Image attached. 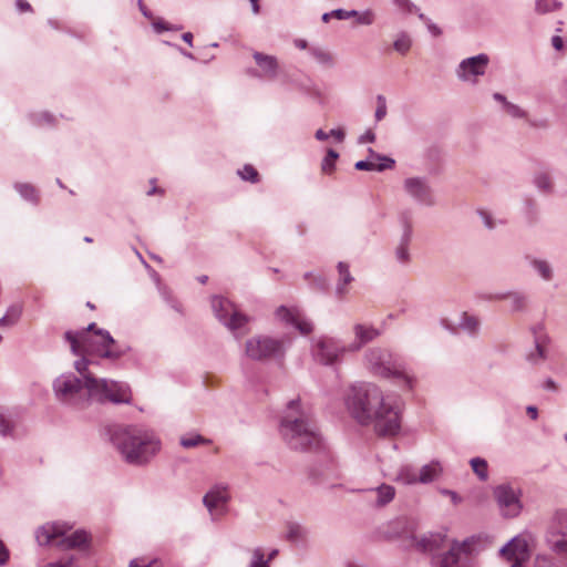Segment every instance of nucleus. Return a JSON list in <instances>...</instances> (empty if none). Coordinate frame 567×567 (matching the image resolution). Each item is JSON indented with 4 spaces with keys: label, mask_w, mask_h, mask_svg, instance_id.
<instances>
[{
    "label": "nucleus",
    "mask_w": 567,
    "mask_h": 567,
    "mask_svg": "<svg viewBox=\"0 0 567 567\" xmlns=\"http://www.w3.org/2000/svg\"><path fill=\"white\" fill-rule=\"evenodd\" d=\"M498 299L508 298L514 310H522L525 307L526 297L520 292H507L497 296Z\"/></svg>",
    "instance_id": "nucleus-44"
},
{
    "label": "nucleus",
    "mask_w": 567,
    "mask_h": 567,
    "mask_svg": "<svg viewBox=\"0 0 567 567\" xmlns=\"http://www.w3.org/2000/svg\"><path fill=\"white\" fill-rule=\"evenodd\" d=\"M337 272L334 293L339 299H343L349 293V286L354 281V277L351 275L350 265L346 261L337 264Z\"/></svg>",
    "instance_id": "nucleus-24"
},
{
    "label": "nucleus",
    "mask_w": 567,
    "mask_h": 567,
    "mask_svg": "<svg viewBox=\"0 0 567 567\" xmlns=\"http://www.w3.org/2000/svg\"><path fill=\"white\" fill-rule=\"evenodd\" d=\"M309 53L321 65L332 68L334 65L333 55L326 49L320 47H310Z\"/></svg>",
    "instance_id": "nucleus-32"
},
{
    "label": "nucleus",
    "mask_w": 567,
    "mask_h": 567,
    "mask_svg": "<svg viewBox=\"0 0 567 567\" xmlns=\"http://www.w3.org/2000/svg\"><path fill=\"white\" fill-rule=\"evenodd\" d=\"M101 341L87 338L85 332L66 331L64 338L74 355L80 357L73 367L79 373L64 372L52 382L55 400L72 411L86 410L92 401L100 403L130 404L131 388L125 382L97 378L95 369L102 360L115 362L131 351L127 344H120L107 330H100Z\"/></svg>",
    "instance_id": "nucleus-1"
},
{
    "label": "nucleus",
    "mask_w": 567,
    "mask_h": 567,
    "mask_svg": "<svg viewBox=\"0 0 567 567\" xmlns=\"http://www.w3.org/2000/svg\"><path fill=\"white\" fill-rule=\"evenodd\" d=\"M303 278L309 281L311 288L317 289L319 291H323L327 288V280L323 276L315 274L312 271H308L303 275Z\"/></svg>",
    "instance_id": "nucleus-42"
},
{
    "label": "nucleus",
    "mask_w": 567,
    "mask_h": 567,
    "mask_svg": "<svg viewBox=\"0 0 567 567\" xmlns=\"http://www.w3.org/2000/svg\"><path fill=\"white\" fill-rule=\"evenodd\" d=\"M363 368L375 378L399 380L405 390H413L416 378L398 353L385 347H370L362 358Z\"/></svg>",
    "instance_id": "nucleus-6"
},
{
    "label": "nucleus",
    "mask_w": 567,
    "mask_h": 567,
    "mask_svg": "<svg viewBox=\"0 0 567 567\" xmlns=\"http://www.w3.org/2000/svg\"><path fill=\"white\" fill-rule=\"evenodd\" d=\"M501 514L506 518L517 517L523 508L520 491L509 484H501L493 491Z\"/></svg>",
    "instance_id": "nucleus-13"
},
{
    "label": "nucleus",
    "mask_w": 567,
    "mask_h": 567,
    "mask_svg": "<svg viewBox=\"0 0 567 567\" xmlns=\"http://www.w3.org/2000/svg\"><path fill=\"white\" fill-rule=\"evenodd\" d=\"M291 340L286 336L255 334L248 338L244 346L247 359L256 362L274 361L281 364L285 361Z\"/></svg>",
    "instance_id": "nucleus-7"
},
{
    "label": "nucleus",
    "mask_w": 567,
    "mask_h": 567,
    "mask_svg": "<svg viewBox=\"0 0 567 567\" xmlns=\"http://www.w3.org/2000/svg\"><path fill=\"white\" fill-rule=\"evenodd\" d=\"M354 340L349 346L348 350L357 352L363 348L364 344L375 340L381 336V331L373 326L357 323L353 326Z\"/></svg>",
    "instance_id": "nucleus-22"
},
{
    "label": "nucleus",
    "mask_w": 567,
    "mask_h": 567,
    "mask_svg": "<svg viewBox=\"0 0 567 567\" xmlns=\"http://www.w3.org/2000/svg\"><path fill=\"white\" fill-rule=\"evenodd\" d=\"M392 2L405 13L419 11V8L411 0H392Z\"/></svg>",
    "instance_id": "nucleus-54"
},
{
    "label": "nucleus",
    "mask_w": 567,
    "mask_h": 567,
    "mask_svg": "<svg viewBox=\"0 0 567 567\" xmlns=\"http://www.w3.org/2000/svg\"><path fill=\"white\" fill-rule=\"evenodd\" d=\"M357 23L361 25H371L375 20V14L372 10L367 9L362 12L357 11L354 16Z\"/></svg>",
    "instance_id": "nucleus-50"
},
{
    "label": "nucleus",
    "mask_w": 567,
    "mask_h": 567,
    "mask_svg": "<svg viewBox=\"0 0 567 567\" xmlns=\"http://www.w3.org/2000/svg\"><path fill=\"white\" fill-rule=\"evenodd\" d=\"M16 8L19 12H31L32 7L27 0H17Z\"/></svg>",
    "instance_id": "nucleus-63"
},
{
    "label": "nucleus",
    "mask_w": 567,
    "mask_h": 567,
    "mask_svg": "<svg viewBox=\"0 0 567 567\" xmlns=\"http://www.w3.org/2000/svg\"><path fill=\"white\" fill-rule=\"evenodd\" d=\"M238 176L251 184H257L260 182V175L258 171L250 164H245L241 168L237 171Z\"/></svg>",
    "instance_id": "nucleus-38"
},
{
    "label": "nucleus",
    "mask_w": 567,
    "mask_h": 567,
    "mask_svg": "<svg viewBox=\"0 0 567 567\" xmlns=\"http://www.w3.org/2000/svg\"><path fill=\"white\" fill-rule=\"evenodd\" d=\"M535 186L542 192H550L551 190V178L546 172H539L534 177Z\"/></svg>",
    "instance_id": "nucleus-45"
},
{
    "label": "nucleus",
    "mask_w": 567,
    "mask_h": 567,
    "mask_svg": "<svg viewBox=\"0 0 567 567\" xmlns=\"http://www.w3.org/2000/svg\"><path fill=\"white\" fill-rule=\"evenodd\" d=\"M329 137H333L337 142L342 143L346 138V133L343 128H332L329 132Z\"/></svg>",
    "instance_id": "nucleus-61"
},
{
    "label": "nucleus",
    "mask_w": 567,
    "mask_h": 567,
    "mask_svg": "<svg viewBox=\"0 0 567 567\" xmlns=\"http://www.w3.org/2000/svg\"><path fill=\"white\" fill-rule=\"evenodd\" d=\"M535 567H557V563L550 556L539 555L535 559Z\"/></svg>",
    "instance_id": "nucleus-55"
},
{
    "label": "nucleus",
    "mask_w": 567,
    "mask_h": 567,
    "mask_svg": "<svg viewBox=\"0 0 567 567\" xmlns=\"http://www.w3.org/2000/svg\"><path fill=\"white\" fill-rule=\"evenodd\" d=\"M248 567H269L261 548H255L252 550L251 561Z\"/></svg>",
    "instance_id": "nucleus-49"
},
{
    "label": "nucleus",
    "mask_w": 567,
    "mask_h": 567,
    "mask_svg": "<svg viewBox=\"0 0 567 567\" xmlns=\"http://www.w3.org/2000/svg\"><path fill=\"white\" fill-rule=\"evenodd\" d=\"M443 472L439 461H432L417 470V480L421 484H429L435 481Z\"/></svg>",
    "instance_id": "nucleus-26"
},
{
    "label": "nucleus",
    "mask_w": 567,
    "mask_h": 567,
    "mask_svg": "<svg viewBox=\"0 0 567 567\" xmlns=\"http://www.w3.org/2000/svg\"><path fill=\"white\" fill-rule=\"evenodd\" d=\"M396 481L408 485L417 484V470L411 465H403L396 474Z\"/></svg>",
    "instance_id": "nucleus-34"
},
{
    "label": "nucleus",
    "mask_w": 567,
    "mask_h": 567,
    "mask_svg": "<svg viewBox=\"0 0 567 567\" xmlns=\"http://www.w3.org/2000/svg\"><path fill=\"white\" fill-rule=\"evenodd\" d=\"M230 498L229 486L226 483H216L208 489L203 497V504L212 520H217L226 514Z\"/></svg>",
    "instance_id": "nucleus-14"
},
{
    "label": "nucleus",
    "mask_w": 567,
    "mask_h": 567,
    "mask_svg": "<svg viewBox=\"0 0 567 567\" xmlns=\"http://www.w3.org/2000/svg\"><path fill=\"white\" fill-rule=\"evenodd\" d=\"M470 465L480 481L485 482L488 480V464L485 458L473 457L470 460Z\"/></svg>",
    "instance_id": "nucleus-36"
},
{
    "label": "nucleus",
    "mask_w": 567,
    "mask_h": 567,
    "mask_svg": "<svg viewBox=\"0 0 567 567\" xmlns=\"http://www.w3.org/2000/svg\"><path fill=\"white\" fill-rule=\"evenodd\" d=\"M111 441L122 460L133 466L147 465L162 445L157 434L142 425L118 426L112 432Z\"/></svg>",
    "instance_id": "nucleus-5"
},
{
    "label": "nucleus",
    "mask_w": 567,
    "mask_h": 567,
    "mask_svg": "<svg viewBox=\"0 0 567 567\" xmlns=\"http://www.w3.org/2000/svg\"><path fill=\"white\" fill-rule=\"evenodd\" d=\"M411 39L406 33H401L393 42V48L401 54H406L411 48Z\"/></svg>",
    "instance_id": "nucleus-47"
},
{
    "label": "nucleus",
    "mask_w": 567,
    "mask_h": 567,
    "mask_svg": "<svg viewBox=\"0 0 567 567\" xmlns=\"http://www.w3.org/2000/svg\"><path fill=\"white\" fill-rule=\"evenodd\" d=\"M525 259L545 281H550L554 278V271L548 261L532 257L529 255H527Z\"/></svg>",
    "instance_id": "nucleus-29"
},
{
    "label": "nucleus",
    "mask_w": 567,
    "mask_h": 567,
    "mask_svg": "<svg viewBox=\"0 0 567 567\" xmlns=\"http://www.w3.org/2000/svg\"><path fill=\"white\" fill-rule=\"evenodd\" d=\"M339 154L334 150L330 148L327 151L326 156L321 162V169L326 174H331L336 166V161L338 159Z\"/></svg>",
    "instance_id": "nucleus-43"
},
{
    "label": "nucleus",
    "mask_w": 567,
    "mask_h": 567,
    "mask_svg": "<svg viewBox=\"0 0 567 567\" xmlns=\"http://www.w3.org/2000/svg\"><path fill=\"white\" fill-rule=\"evenodd\" d=\"M388 107L385 96L379 94L377 96V109L374 113V117L377 122L382 121L386 116Z\"/></svg>",
    "instance_id": "nucleus-51"
},
{
    "label": "nucleus",
    "mask_w": 567,
    "mask_h": 567,
    "mask_svg": "<svg viewBox=\"0 0 567 567\" xmlns=\"http://www.w3.org/2000/svg\"><path fill=\"white\" fill-rule=\"evenodd\" d=\"M446 548L432 556V567H471L472 543L470 540L452 542Z\"/></svg>",
    "instance_id": "nucleus-10"
},
{
    "label": "nucleus",
    "mask_w": 567,
    "mask_h": 567,
    "mask_svg": "<svg viewBox=\"0 0 567 567\" xmlns=\"http://www.w3.org/2000/svg\"><path fill=\"white\" fill-rule=\"evenodd\" d=\"M290 84L297 90L307 95L316 94V87L313 82L309 78L303 79H291Z\"/></svg>",
    "instance_id": "nucleus-40"
},
{
    "label": "nucleus",
    "mask_w": 567,
    "mask_h": 567,
    "mask_svg": "<svg viewBox=\"0 0 567 567\" xmlns=\"http://www.w3.org/2000/svg\"><path fill=\"white\" fill-rule=\"evenodd\" d=\"M35 539L40 546H54L64 549L56 559L43 567H81L80 559L85 554L90 536L83 529L71 532L65 524L47 523L35 530Z\"/></svg>",
    "instance_id": "nucleus-4"
},
{
    "label": "nucleus",
    "mask_w": 567,
    "mask_h": 567,
    "mask_svg": "<svg viewBox=\"0 0 567 567\" xmlns=\"http://www.w3.org/2000/svg\"><path fill=\"white\" fill-rule=\"evenodd\" d=\"M457 324L461 330L471 337H475L478 333L480 320L475 316L468 315L467 312H463L460 316Z\"/></svg>",
    "instance_id": "nucleus-30"
},
{
    "label": "nucleus",
    "mask_w": 567,
    "mask_h": 567,
    "mask_svg": "<svg viewBox=\"0 0 567 567\" xmlns=\"http://www.w3.org/2000/svg\"><path fill=\"white\" fill-rule=\"evenodd\" d=\"M13 189L24 202L32 206H38L41 202L40 190L31 183L16 182L13 184Z\"/></svg>",
    "instance_id": "nucleus-25"
},
{
    "label": "nucleus",
    "mask_w": 567,
    "mask_h": 567,
    "mask_svg": "<svg viewBox=\"0 0 567 567\" xmlns=\"http://www.w3.org/2000/svg\"><path fill=\"white\" fill-rule=\"evenodd\" d=\"M311 351L316 361L331 365L344 354L347 348L339 340L320 337L313 341Z\"/></svg>",
    "instance_id": "nucleus-15"
},
{
    "label": "nucleus",
    "mask_w": 567,
    "mask_h": 567,
    "mask_svg": "<svg viewBox=\"0 0 567 567\" xmlns=\"http://www.w3.org/2000/svg\"><path fill=\"white\" fill-rule=\"evenodd\" d=\"M561 7V2L557 0H536L535 1V11L538 14H546L549 12H554Z\"/></svg>",
    "instance_id": "nucleus-39"
},
{
    "label": "nucleus",
    "mask_w": 567,
    "mask_h": 567,
    "mask_svg": "<svg viewBox=\"0 0 567 567\" xmlns=\"http://www.w3.org/2000/svg\"><path fill=\"white\" fill-rule=\"evenodd\" d=\"M377 495L375 505L379 507H383L393 501L395 496V488L389 484H381L374 489H371Z\"/></svg>",
    "instance_id": "nucleus-31"
},
{
    "label": "nucleus",
    "mask_w": 567,
    "mask_h": 567,
    "mask_svg": "<svg viewBox=\"0 0 567 567\" xmlns=\"http://www.w3.org/2000/svg\"><path fill=\"white\" fill-rule=\"evenodd\" d=\"M546 544L551 553L567 560V509H556L547 525Z\"/></svg>",
    "instance_id": "nucleus-8"
},
{
    "label": "nucleus",
    "mask_w": 567,
    "mask_h": 567,
    "mask_svg": "<svg viewBox=\"0 0 567 567\" xmlns=\"http://www.w3.org/2000/svg\"><path fill=\"white\" fill-rule=\"evenodd\" d=\"M210 307L216 319L233 333H237L250 321L248 316L239 311L229 299L223 296H213ZM235 336L237 337V334Z\"/></svg>",
    "instance_id": "nucleus-9"
},
{
    "label": "nucleus",
    "mask_w": 567,
    "mask_h": 567,
    "mask_svg": "<svg viewBox=\"0 0 567 567\" xmlns=\"http://www.w3.org/2000/svg\"><path fill=\"white\" fill-rule=\"evenodd\" d=\"M100 330L101 329L97 328L96 324L93 322V323H90L85 330H81L80 332H85L87 338H90V340L100 342L101 341V336H99Z\"/></svg>",
    "instance_id": "nucleus-57"
},
{
    "label": "nucleus",
    "mask_w": 567,
    "mask_h": 567,
    "mask_svg": "<svg viewBox=\"0 0 567 567\" xmlns=\"http://www.w3.org/2000/svg\"><path fill=\"white\" fill-rule=\"evenodd\" d=\"M349 414L361 425H373L380 436H394L401 430L403 402L394 392L385 393L374 382H355L344 394Z\"/></svg>",
    "instance_id": "nucleus-2"
},
{
    "label": "nucleus",
    "mask_w": 567,
    "mask_h": 567,
    "mask_svg": "<svg viewBox=\"0 0 567 567\" xmlns=\"http://www.w3.org/2000/svg\"><path fill=\"white\" fill-rule=\"evenodd\" d=\"M306 536H307V530L299 523L289 522L287 524V533H286L287 540L298 544V543L303 542L306 539Z\"/></svg>",
    "instance_id": "nucleus-33"
},
{
    "label": "nucleus",
    "mask_w": 567,
    "mask_h": 567,
    "mask_svg": "<svg viewBox=\"0 0 567 567\" xmlns=\"http://www.w3.org/2000/svg\"><path fill=\"white\" fill-rule=\"evenodd\" d=\"M331 14H333V18L339 20H347L350 18H354L357 14V10H344V9H336L331 11Z\"/></svg>",
    "instance_id": "nucleus-58"
},
{
    "label": "nucleus",
    "mask_w": 567,
    "mask_h": 567,
    "mask_svg": "<svg viewBox=\"0 0 567 567\" xmlns=\"http://www.w3.org/2000/svg\"><path fill=\"white\" fill-rule=\"evenodd\" d=\"M530 332L534 337L536 351L528 354L527 360L533 364L539 363L542 360L546 358L545 353V344H547L550 339L546 332V327L543 321L535 323L530 328Z\"/></svg>",
    "instance_id": "nucleus-20"
},
{
    "label": "nucleus",
    "mask_w": 567,
    "mask_h": 567,
    "mask_svg": "<svg viewBox=\"0 0 567 567\" xmlns=\"http://www.w3.org/2000/svg\"><path fill=\"white\" fill-rule=\"evenodd\" d=\"M504 110L513 118H527V112L514 103H506Z\"/></svg>",
    "instance_id": "nucleus-52"
},
{
    "label": "nucleus",
    "mask_w": 567,
    "mask_h": 567,
    "mask_svg": "<svg viewBox=\"0 0 567 567\" xmlns=\"http://www.w3.org/2000/svg\"><path fill=\"white\" fill-rule=\"evenodd\" d=\"M398 221L401 233L394 247V258L401 266H408L412 260L410 246L414 235L412 212L410 209L400 212Z\"/></svg>",
    "instance_id": "nucleus-11"
},
{
    "label": "nucleus",
    "mask_w": 567,
    "mask_h": 567,
    "mask_svg": "<svg viewBox=\"0 0 567 567\" xmlns=\"http://www.w3.org/2000/svg\"><path fill=\"white\" fill-rule=\"evenodd\" d=\"M153 29L156 33H162L164 31H172L173 24L167 23L163 19H154L152 22Z\"/></svg>",
    "instance_id": "nucleus-56"
},
{
    "label": "nucleus",
    "mask_w": 567,
    "mask_h": 567,
    "mask_svg": "<svg viewBox=\"0 0 567 567\" xmlns=\"http://www.w3.org/2000/svg\"><path fill=\"white\" fill-rule=\"evenodd\" d=\"M279 433L287 446L295 451L320 452L323 439L311 413L299 400L288 402L279 423Z\"/></svg>",
    "instance_id": "nucleus-3"
},
{
    "label": "nucleus",
    "mask_w": 567,
    "mask_h": 567,
    "mask_svg": "<svg viewBox=\"0 0 567 567\" xmlns=\"http://www.w3.org/2000/svg\"><path fill=\"white\" fill-rule=\"evenodd\" d=\"M543 389L547 390V391H554L555 392V391H557L558 386H557L556 382L553 379L548 378V379H546L544 381Z\"/></svg>",
    "instance_id": "nucleus-64"
},
{
    "label": "nucleus",
    "mask_w": 567,
    "mask_h": 567,
    "mask_svg": "<svg viewBox=\"0 0 567 567\" xmlns=\"http://www.w3.org/2000/svg\"><path fill=\"white\" fill-rule=\"evenodd\" d=\"M524 212L529 221H536L538 217V207L537 203L532 197H526L524 199Z\"/></svg>",
    "instance_id": "nucleus-46"
},
{
    "label": "nucleus",
    "mask_w": 567,
    "mask_h": 567,
    "mask_svg": "<svg viewBox=\"0 0 567 567\" xmlns=\"http://www.w3.org/2000/svg\"><path fill=\"white\" fill-rule=\"evenodd\" d=\"M13 427V422L10 417V415L0 408V434L3 436H7L11 434Z\"/></svg>",
    "instance_id": "nucleus-48"
},
{
    "label": "nucleus",
    "mask_w": 567,
    "mask_h": 567,
    "mask_svg": "<svg viewBox=\"0 0 567 567\" xmlns=\"http://www.w3.org/2000/svg\"><path fill=\"white\" fill-rule=\"evenodd\" d=\"M478 216L481 217L486 228L494 229L496 227V224L488 212L478 210Z\"/></svg>",
    "instance_id": "nucleus-59"
},
{
    "label": "nucleus",
    "mask_w": 567,
    "mask_h": 567,
    "mask_svg": "<svg viewBox=\"0 0 567 567\" xmlns=\"http://www.w3.org/2000/svg\"><path fill=\"white\" fill-rule=\"evenodd\" d=\"M449 545L450 542L446 535L442 533H430L417 540V547L422 551L432 554V556L443 551Z\"/></svg>",
    "instance_id": "nucleus-23"
},
{
    "label": "nucleus",
    "mask_w": 567,
    "mask_h": 567,
    "mask_svg": "<svg viewBox=\"0 0 567 567\" xmlns=\"http://www.w3.org/2000/svg\"><path fill=\"white\" fill-rule=\"evenodd\" d=\"M28 121L38 127L54 126L58 118L54 114L49 111H33L27 115Z\"/></svg>",
    "instance_id": "nucleus-28"
},
{
    "label": "nucleus",
    "mask_w": 567,
    "mask_h": 567,
    "mask_svg": "<svg viewBox=\"0 0 567 567\" xmlns=\"http://www.w3.org/2000/svg\"><path fill=\"white\" fill-rule=\"evenodd\" d=\"M9 557V550L4 543L0 539V566H4L8 563Z\"/></svg>",
    "instance_id": "nucleus-60"
},
{
    "label": "nucleus",
    "mask_w": 567,
    "mask_h": 567,
    "mask_svg": "<svg viewBox=\"0 0 567 567\" xmlns=\"http://www.w3.org/2000/svg\"><path fill=\"white\" fill-rule=\"evenodd\" d=\"M375 141V134L368 130L364 134L359 137V144L373 143Z\"/></svg>",
    "instance_id": "nucleus-62"
},
{
    "label": "nucleus",
    "mask_w": 567,
    "mask_h": 567,
    "mask_svg": "<svg viewBox=\"0 0 567 567\" xmlns=\"http://www.w3.org/2000/svg\"><path fill=\"white\" fill-rule=\"evenodd\" d=\"M395 536H409L413 532V523L406 517H400L391 523Z\"/></svg>",
    "instance_id": "nucleus-37"
},
{
    "label": "nucleus",
    "mask_w": 567,
    "mask_h": 567,
    "mask_svg": "<svg viewBox=\"0 0 567 567\" xmlns=\"http://www.w3.org/2000/svg\"><path fill=\"white\" fill-rule=\"evenodd\" d=\"M275 316L278 321L296 328L301 334H309L313 330L312 322L305 317L299 307L280 306L276 309Z\"/></svg>",
    "instance_id": "nucleus-17"
},
{
    "label": "nucleus",
    "mask_w": 567,
    "mask_h": 567,
    "mask_svg": "<svg viewBox=\"0 0 567 567\" xmlns=\"http://www.w3.org/2000/svg\"><path fill=\"white\" fill-rule=\"evenodd\" d=\"M252 58L258 69L249 70L248 73L257 79L274 81L279 74V61L275 55L254 52Z\"/></svg>",
    "instance_id": "nucleus-19"
},
{
    "label": "nucleus",
    "mask_w": 567,
    "mask_h": 567,
    "mask_svg": "<svg viewBox=\"0 0 567 567\" xmlns=\"http://www.w3.org/2000/svg\"><path fill=\"white\" fill-rule=\"evenodd\" d=\"M130 567H163V564L158 559L146 560L142 559H132L130 561Z\"/></svg>",
    "instance_id": "nucleus-53"
},
{
    "label": "nucleus",
    "mask_w": 567,
    "mask_h": 567,
    "mask_svg": "<svg viewBox=\"0 0 567 567\" xmlns=\"http://www.w3.org/2000/svg\"><path fill=\"white\" fill-rule=\"evenodd\" d=\"M22 313V307L20 305H11L3 317L0 318V327H12L14 326Z\"/></svg>",
    "instance_id": "nucleus-35"
},
{
    "label": "nucleus",
    "mask_w": 567,
    "mask_h": 567,
    "mask_svg": "<svg viewBox=\"0 0 567 567\" xmlns=\"http://www.w3.org/2000/svg\"><path fill=\"white\" fill-rule=\"evenodd\" d=\"M153 278L155 279L156 281V285H157V289H158V292L161 295V297L163 298V300L172 308L174 309L176 312L178 313H183V307L181 305V302L177 300V298L173 295L172 290L163 285L161 282V279H159V276L158 274H156L154 271L153 274Z\"/></svg>",
    "instance_id": "nucleus-27"
},
{
    "label": "nucleus",
    "mask_w": 567,
    "mask_h": 567,
    "mask_svg": "<svg viewBox=\"0 0 567 567\" xmlns=\"http://www.w3.org/2000/svg\"><path fill=\"white\" fill-rule=\"evenodd\" d=\"M208 442L204 436L196 433H189L181 437V445L185 449L196 447Z\"/></svg>",
    "instance_id": "nucleus-41"
},
{
    "label": "nucleus",
    "mask_w": 567,
    "mask_h": 567,
    "mask_svg": "<svg viewBox=\"0 0 567 567\" xmlns=\"http://www.w3.org/2000/svg\"><path fill=\"white\" fill-rule=\"evenodd\" d=\"M402 188L404 194L415 204L423 207L436 205V196L426 176H410L404 178Z\"/></svg>",
    "instance_id": "nucleus-12"
},
{
    "label": "nucleus",
    "mask_w": 567,
    "mask_h": 567,
    "mask_svg": "<svg viewBox=\"0 0 567 567\" xmlns=\"http://www.w3.org/2000/svg\"><path fill=\"white\" fill-rule=\"evenodd\" d=\"M499 554L511 563V567H523L529 559L528 543L522 537H514L499 549Z\"/></svg>",
    "instance_id": "nucleus-18"
},
{
    "label": "nucleus",
    "mask_w": 567,
    "mask_h": 567,
    "mask_svg": "<svg viewBox=\"0 0 567 567\" xmlns=\"http://www.w3.org/2000/svg\"><path fill=\"white\" fill-rule=\"evenodd\" d=\"M369 158L363 161H358L354 164L355 169L358 171H377L383 172L385 169H391L395 165V161L389 156L381 155L373 151V148H369Z\"/></svg>",
    "instance_id": "nucleus-21"
},
{
    "label": "nucleus",
    "mask_w": 567,
    "mask_h": 567,
    "mask_svg": "<svg viewBox=\"0 0 567 567\" xmlns=\"http://www.w3.org/2000/svg\"><path fill=\"white\" fill-rule=\"evenodd\" d=\"M489 64V56L486 53H480L474 56L463 59L456 70V76L460 81L476 84L480 76L486 73Z\"/></svg>",
    "instance_id": "nucleus-16"
}]
</instances>
